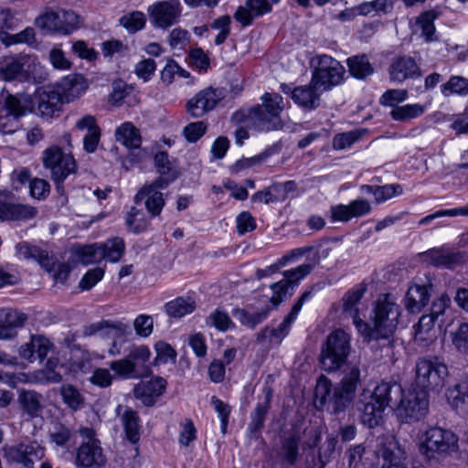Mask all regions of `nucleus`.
I'll return each instance as SVG.
<instances>
[{"instance_id":"1","label":"nucleus","mask_w":468,"mask_h":468,"mask_svg":"<svg viewBox=\"0 0 468 468\" xmlns=\"http://www.w3.org/2000/svg\"><path fill=\"white\" fill-rule=\"evenodd\" d=\"M401 307L391 293L380 294L373 303L371 320L373 326L358 322V334L364 342L388 339L397 330L401 316Z\"/></svg>"},{"instance_id":"2","label":"nucleus","mask_w":468,"mask_h":468,"mask_svg":"<svg viewBox=\"0 0 468 468\" xmlns=\"http://www.w3.org/2000/svg\"><path fill=\"white\" fill-rule=\"evenodd\" d=\"M401 393L402 388L396 382H381L373 392L363 390L357 403L361 422L368 428L378 426L385 409L390 402L398 401Z\"/></svg>"},{"instance_id":"3","label":"nucleus","mask_w":468,"mask_h":468,"mask_svg":"<svg viewBox=\"0 0 468 468\" xmlns=\"http://www.w3.org/2000/svg\"><path fill=\"white\" fill-rule=\"evenodd\" d=\"M351 336L343 329L331 332L321 349L320 363L324 370H338L346 361L351 351Z\"/></svg>"},{"instance_id":"4","label":"nucleus","mask_w":468,"mask_h":468,"mask_svg":"<svg viewBox=\"0 0 468 468\" xmlns=\"http://www.w3.org/2000/svg\"><path fill=\"white\" fill-rule=\"evenodd\" d=\"M315 399L333 413L344 411L353 401L355 394L338 383L335 386L326 378H321L315 387Z\"/></svg>"},{"instance_id":"5","label":"nucleus","mask_w":468,"mask_h":468,"mask_svg":"<svg viewBox=\"0 0 468 468\" xmlns=\"http://www.w3.org/2000/svg\"><path fill=\"white\" fill-rule=\"evenodd\" d=\"M2 454L7 463L34 468L35 463L45 457V447L35 440L22 441L2 447Z\"/></svg>"},{"instance_id":"6","label":"nucleus","mask_w":468,"mask_h":468,"mask_svg":"<svg viewBox=\"0 0 468 468\" xmlns=\"http://www.w3.org/2000/svg\"><path fill=\"white\" fill-rule=\"evenodd\" d=\"M396 415L402 422H415L422 419L429 410L428 392L424 389L412 388L407 391L402 389L398 399Z\"/></svg>"},{"instance_id":"7","label":"nucleus","mask_w":468,"mask_h":468,"mask_svg":"<svg viewBox=\"0 0 468 468\" xmlns=\"http://www.w3.org/2000/svg\"><path fill=\"white\" fill-rule=\"evenodd\" d=\"M345 72V68L339 61L324 54L317 57V67L313 72L312 80L322 90L326 91L343 81Z\"/></svg>"},{"instance_id":"8","label":"nucleus","mask_w":468,"mask_h":468,"mask_svg":"<svg viewBox=\"0 0 468 468\" xmlns=\"http://www.w3.org/2000/svg\"><path fill=\"white\" fill-rule=\"evenodd\" d=\"M80 25V16L72 11L47 12L36 18V26L49 33L69 35Z\"/></svg>"},{"instance_id":"9","label":"nucleus","mask_w":468,"mask_h":468,"mask_svg":"<svg viewBox=\"0 0 468 468\" xmlns=\"http://www.w3.org/2000/svg\"><path fill=\"white\" fill-rule=\"evenodd\" d=\"M44 166L50 170L53 181H64L76 171V163L69 153H65L58 146L47 148L42 154Z\"/></svg>"},{"instance_id":"10","label":"nucleus","mask_w":468,"mask_h":468,"mask_svg":"<svg viewBox=\"0 0 468 468\" xmlns=\"http://www.w3.org/2000/svg\"><path fill=\"white\" fill-rule=\"evenodd\" d=\"M226 91L222 88L207 87L197 92L186 103V111L192 118H202L216 109L225 98Z\"/></svg>"},{"instance_id":"11","label":"nucleus","mask_w":468,"mask_h":468,"mask_svg":"<svg viewBox=\"0 0 468 468\" xmlns=\"http://www.w3.org/2000/svg\"><path fill=\"white\" fill-rule=\"evenodd\" d=\"M313 296L312 290L304 292L292 306L291 312L284 317L283 321L277 328L270 329L268 326L263 328L257 335V341L260 343L280 344L282 340L289 334L290 327L296 319L303 303Z\"/></svg>"},{"instance_id":"12","label":"nucleus","mask_w":468,"mask_h":468,"mask_svg":"<svg viewBox=\"0 0 468 468\" xmlns=\"http://www.w3.org/2000/svg\"><path fill=\"white\" fill-rule=\"evenodd\" d=\"M23 114L20 101L14 95L0 93V133L11 134L19 127L18 118Z\"/></svg>"},{"instance_id":"13","label":"nucleus","mask_w":468,"mask_h":468,"mask_svg":"<svg viewBox=\"0 0 468 468\" xmlns=\"http://www.w3.org/2000/svg\"><path fill=\"white\" fill-rule=\"evenodd\" d=\"M147 11L153 27L165 29L177 22L182 7L178 0H169L156 2Z\"/></svg>"},{"instance_id":"14","label":"nucleus","mask_w":468,"mask_h":468,"mask_svg":"<svg viewBox=\"0 0 468 468\" xmlns=\"http://www.w3.org/2000/svg\"><path fill=\"white\" fill-rule=\"evenodd\" d=\"M166 187L161 184L157 185L154 181L145 185L134 196V203L139 204L144 200L145 208L151 217L159 216L165 204L164 195L160 190Z\"/></svg>"},{"instance_id":"15","label":"nucleus","mask_w":468,"mask_h":468,"mask_svg":"<svg viewBox=\"0 0 468 468\" xmlns=\"http://www.w3.org/2000/svg\"><path fill=\"white\" fill-rule=\"evenodd\" d=\"M106 461L100 441H85L78 448L76 464L79 467L102 468Z\"/></svg>"},{"instance_id":"16","label":"nucleus","mask_w":468,"mask_h":468,"mask_svg":"<svg viewBox=\"0 0 468 468\" xmlns=\"http://www.w3.org/2000/svg\"><path fill=\"white\" fill-rule=\"evenodd\" d=\"M388 73L390 80L397 83L421 76L420 67L415 59L410 56L395 58L389 65Z\"/></svg>"},{"instance_id":"17","label":"nucleus","mask_w":468,"mask_h":468,"mask_svg":"<svg viewBox=\"0 0 468 468\" xmlns=\"http://www.w3.org/2000/svg\"><path fill=\"white\" fill-rule=\"evenodd\" d=\"M323 92L324 90L311 79L308 84L293 88L292 101L303 110L313 111L320 107Z\"/></svg>"},{"instance_id":"18","label":"nucleus","mask_w":468,"mask_h":468,"mask_svg":"<svg viewBox=\"0 0 468 468\" xmlns=\"http://www.w3.org/2000/svg\"><path fill=\"white\" fill-rule=\"evenodd\" d=\"M331 218L333 221H349L353 218H360L371 211V206L365 199L351 201L348 205H335L331 207Z\"/></svg>"},{"instance_id":"19","label":"nucleus","mask_w":468,"mask_h":468,"mask_svg":"<svg viewBox=\"0 0 468 468\" xmlns=\"http://www.w3.org/2000/svg\"><path fill=\"white\" fill-rule=\"evenodd\" d=\"M61 94L55 87L39 91L37 101V111L45 118L55 117L61 110L63 104Z\"/></svg>"},{"instance_id":"20","label":"nucleus","mask_w":468,"mask_h":468,"mask_svg":"<svg viewBox=\"0 0 468 468\" xmlns=\"http://www.w3.org/2000/svg\"><path fill=\"white\" fill-rule=\"evenodd\" d=\"M53 345L48 338L41 335H32L30 341L21 346L19 349L20 356L32 363L37 359L43 360Z\"/></svg>"},{"instance_id":"21","label":"nucleus","mask_w":468,"mask_h":468,"mask_svg":"<svg viewBox=\"0 0 468 468\" xmlns=\"http://www.w3.org/2000/svg\"><path fill=\"white\" fill-rule=\"evenodd\" d=\"M439 363L436 356L432 358H421L416 365L415 385L418 389L427 390L438 378Z\"/></svg>"},{"instance_id":"22","label":"nucleus","mask_w":468,"mask_h":468,"mask_svg":"<svg viewBox=\"0 0 468 468\" xmlns=\"http://www.w3.org/2000/svg\"><path fill=\"white\" fill-rule=\"evenodd\" d=\"M27 315L17 310L0 311V340H6L16 335V329L24 325Z\"/></svg>"},{"instance_id":"23","label":"nucleus","mask_w":468,"mask_h":468,"mask_svg":"<svg viewBox=\"0 0 468 468\" xmlns=\"http://www.w3.org/2000/svg\"><path fill=\"white\" fill-rule=\"evenodd\" d=\"M20 80L41 82L46 78V72L38 58L34 54L19 53Z\"/></svg>"},{"instance_id":"24","label":"nucleus","mask_w":468,"mask_h":468,"mask_svg":"<svg viewBox=\"0 0 468 468\" xmlns=\"http://www.w3.org/2000/svg\"><path fill=\"white\" fill-rule=\"evenodd\" d=\"M367 292V286L364 283H358L351 288L343 297V311L352 318L353 324L358 332V322L364 320L359 316L357 303L363 298Z\"/></svg>"},{"instance_id":"25","label":"nucleus","mask_w":468,"mask_h":468,"mask_svg":"<svg viewBox=\"0 0 468 468\" xmlns=\"http://www.w3.org/2000/svg\"><path fill=\"white\" fill-rule=\"evenodd\" d=\"M154 165L159 173V176L154 180L157 185L161 184L163 186H168L175 181L179 172L173 162L170 160L169 155L165 151H159L154 157Z\"/></svg>"},{"instance_id":"26","label":"nucleus","mask_w":468,"mask_h":468,"mask_svg":"<svg viewBox=\"0 0 468 468\" xmlns=\"http://www.w3.org/2000/svg\"><path fill=\"white\" fill-rule=\"evenodd\" d=\"M55 88L59 90L63 102L69 103L80 97L88 89V84L83 76L73 75L65 78Z\"/></svg>"},{"instance_id":"27","label":"nucleus","mask_w":468,"mask_h":468,"mask_svg":"<svg viewBox=\"0 0 468 468\" xmlns=\"http://www.w3.org/2000/svg\"><path fill=\"white\" fill-rule=\"evenodd\" d=\"M166 387V381L160 377L154 378L148 381L140 382L134 388V394L136 398H139L143 402L151 406L154 402V398L162 395Z\"/></svg>"},{"instance_id":"28","label":"nucleus","mask_w":468,"mask_h":468,"mask_svg":"<svg viewBox=\"0 0 468 468\" xmlns=\"http://www.w3.org/2000/svg\"><path fill=\"white\" fill-rule=\"evenodd\" d=\"M430 296L427 286L418 284L410 286L404 298L406 310L410 314L420 313L428 304Z\"/></svg>"},{"instance_id":"29","label":"nucleus","mask_w":468,"mask_h":468,"mask_svg":"<svg viewBox=\"0 0 468 468\" xmlns=\"http://www.w3.org/2000/svg\"><path fill=\"white\" fill-rule=\"evenodd\" d=\"M250 119L252 126L258 131L268 132L282 127V119H277L260 105L250 111Z\"/></svg>"},{"instance_id":"30","label":"nucleus","mask_w":468,"mask_h":468,"mask_svg":"<svg viewBox=\"0 0 468 468\" xmlns=\"http://www.w3.org/2000/svg\"><path fill=\"white\" fill-rule=\"evenodd\" d=\"M151 356V351L147 346H134L131 348L126 359L133 366L135 372L140 373V378L147 376L150 367L147 365Z\"/></svg>"},{"instance_id":"31","label":"nucleus","mask_w":468,"mask_h":468,"mask_svg":"<svg viewBox=\"0 0 468 468\" xmlns=\"http://www.w3.org/2000/svg\"><path fill=\"white\" fill-rule=\"evenodd\" d=\"M115 139L128 149H137L142 144L139 130L130 122H123L116 129Z\"/></svg>"},{"instance_id":"32","label":"nucleus","mask_w":468,"mask_h":468,"mask_svg":"<svg viewBox=\"0 0 468 468\" xmlns=\"http://www.w3.org/2000/svg\"><path fill=\"white\" fill-rule=\"evenodd\" d=\"M42 399V395L36 391L25 390L19 394L18 402L23 412L30 419H34L41 415L43 410Z\"/></svg>"},{"instance_id":"33","label":"nucleus","mask_w":468,"mask_h":468,"mask_svg":"<svg viewBox=\"0 0 468 468\" xmlns=\"http://www.w3.org/2000/svg\"><path fill=\"white\" fill-rule=\"evenodd\" d=\"M439 313L432 310L429 314H423L418 324L415 325V339L418 341H434L436 332L434 330L435 323Z\"/></svg>"},{"instance_id":"34","label":"nucleus","mask_w":468,"mask_h":468,"mask_svg":"<svg viewBox=\"0 0 468 468\" xmlns=\"http://www.w3.org/2000/svg\"><path fill=\"white\" fill-rule=\"evenodd\" d=\"M420 451L428 460H437L439 455V430L431 428L420 437Z\"/></svg>"},{"instance_id":"35","label":"nucleus","mask_w":468,"mask_h":468,"mask_svg":"<svg viewBox=\"0 0 468 468\" xmlns=\"http://www.w3.org/2000/svg\"><path fill=\"white\" fill-rule=\"evenodd\" d=\"M58 366V359L57 357H50L48 359L45 368L37 370L31 375V382L35 383H59L62 377L56 371Z\"/></svg>"},{"instance_id":"36","label":"nucleus","mask_w":468,"mask_h":468,"mask_svg":"<svg viewBox=\"0 0 468 468\" xmlns=\"http://www.w3.org/2000/svg\"><path fill=\"white\" fill-rule=\"evenodd\" d=\"M393 10L392 0H373L354 6L353 14L360 16L387 15Z\"/></svg>"},{"instance_id":"37","label":"nucleus","mask_w":468,"mask_h":468,"mask_svg":"<svg viewBox=\"0 0 468 468\" xmlns=\"http://www.w3.org/2000/svg\"><path fill=\"white\" fill-rule=\"evenodd\" d=\"M72 432L69 428L61 424L56 423L52 430L49 431L50 442L54 445L56 451L62 449L69 452L71 446Z\"/></svg>"},{"instance_id":"38","label":"nucleus","mask_w":468,"mask_h":468,"mask_svg":"<svg viewBox=\"0 0 468 468\" xmlns=\"http://www.w3.org/2000/svg\"><path fill=\"white\" fill-rule=\"evenodd\" d=\"M362 190L367 194H371L377 203H381L393 197L399 196L403 192L402 186L399 184H390L381 186L365 185L362 186Z\"/></svg>"},{"instance_id":"39","label":"nucleus","mask_w":468,"mask_h":468,"mask_svg":"<svg viewBox=\"0 0 468 468\" xmlns=\"http://www.w3.org/2000/svg\"><path fill=\"white\" fill-rule=\"evenodd\" d=\"M165 309L169 316L181 318L191 314L196 309V303L189 297H177L165 303Z\"/></svg>"},{"instance_id":"40","label":"nucleus","mask_w":468,"mask_h":468,"mask_svg":"<svg viewBox=\"0 0 468 468\" xmlns=\"http://www.w3.org/2000/svg\"><path fill=\"white\" fill-rule=\"evenodd\" d=\"M19 54L0 58V79L4 80H20Z\"/></svg>"},{"instance_id":"41","label":"nucleus","mask_w":468,"mask_h":468,"mask_svg":"<svg viewBox=\"0 0 468 468\" xmlns=\"http://www.w3.org/2000/svg\"><path fill=\"white\" fill-rule=\"evenodd\" d=\"M445 397L447 402L454 409L468 403V378L448 388Z\"/></svg>"},{"instance_id":"42","label":"nucleus","mask_w":468,"mask_h":468,"mask_svg":"<svg viewBox=\"0 0 468 468\" xmlns=\"http://www.w3.org/2000/svg\"><path fill=\"white\" fill-rule=\"evenodd\" d=\"M122 422L127 440L133 444L137 443L140 440L139 417L137 413L132 410H126L122 416Z\"/></svg>"},{"instance_id":"43","label":"nucleus","mask_w":468,"mask_h":468,"mask_svg":"<svg viewBox=\"0 0 468 468\" xmlns=\"http://www.w3.org/2000/svg\"><path fill=\"white\" fill-rule=\"evenodd\" d=\"M346 63L349 72L356 79H365L373 73V68L366 55L350 57Z\"/></svg>"},{"instance_id":"44","label":"nucleus","mask_w":468,"mask_h":468,"mask_svg":"<svg viewBox=\"0 0 468 468\" xmlns=\"http://www.w3.org/2000/svg\"><path fill=\"white\" fill-rule=\"evenodd\" d=\"M300 437L292 434L282 441L281 456L290 465H294L299 456Z\"/></svg>"},{"instance_id":"45","label":"nucleus","mask_w":468,"mask_h":468,"mask_svg":"<svg viewBox=\"0 0 468 468\" xmlns=\"http://www.w3.org/2000/svg\"><path fill=\"white\" fill-rule=\"evenodd\" d=\"M423 112L424 107L415 103L394 107L390 112V116L395 121L408 122L420 116Z\"/></svg>"},{"instance_id":"46","label":"nucleus","mask_w":468,"mask_h":468,"mask_svg":"<svg viewBox=\"0 0 468 468\" xmlns=\"http://www.w3.org/2000/svg\"><path fill=\"white\" fill-rule=\"evenodd\" d=\"M145 15L141 11L127 13L119 19L120 25L132 34L142 30L145 27Z\"/></svg>"},{"instance_id":"47","label":"nucleus","mask_w":468,"mask_h":468,"mask_svg":"<svg viewBox=\"0 0 468 468\" xmlns=\"http://www.w3.org/2000/svg\"><path fill=\"white\" fill-rule=\"evenodd\" d=\"M262 104L260 105L271 114H275L277 119H281V113L285 108L283 98L279 93L265 92L261 96Z\"/></svg>"},{"instance_id":"48","label":"nucleus","mask_w":468,"mask_h":468,"mask_svg":"<svg viewBox=\"0 0 468 468\" xmlns=\"http://www.w3.org/2000/svg\"><path fill=\"white\" fill-rule=\"evenodd\" d=\"M270 393L265 397L262 403H259L250 417V423L249 424V431L252 433L258 432L263 427L266 414L270 409Z\"/></svg>"},{"instance_id":"49","label":"nucleus","mask_w":468,"mask_h":468,"mask_svg":"<svg viewBox=\"0 0 468 468\" xmlns=\"http://www.w3.org/2000/svg\"><path fill=\"white\" fill-rule=\"evenodd\" d=\"M466 261L467 257L463 252L450 248H441V266L455 269L463 265Z\"/></svg>"},{"instance_id":"50","label":"nucleus","mask_w":468,"mask_h":468,"mask_svg":"<svg viewBox=\"0 0 468 468\" xmlns=\"http://www.w3.org/2000/svg\"><path fill=\"white\" fill-rule=\"evenodd\" d=\"M436 14L433 11L422 13L416 21V26L427 41L434 40Z\"/></svg>"},{"instance_id":"51","label":"nucleus","mask_w":468,"mask_h":468,"mask_svg":"<svg viewBox=\"0 0 468 468\" xmlns=\"http://www.w3.org/2000/svg\"><path fill=\"white\" fill-rule=\"evenodd\" d=\"M234 316L245 326L254 328L256 325L261 324L269 314V311H261L256 313H249L244 309H235Z\"/></svg>"},{"instance_id":"52","label":"nucleus","mask_w":468,"mask_h":468,"mask_svg":"<svg viewBox=\"0 0 468 468\" xmlns=\"http://www.w3.org/2000/svg\"><path fill=\"white\" fill-rule=\"evenodd\" d=\"M80 256L82 264H93L105 259V250L101 243H95L83 247L80 251Z\"/></svg>"},{"instance_id":"53","label":"nucleus","mask_w":468,"mask_h":468,"mask_svg":"<svg viewBox=\"0 0 468 468\" xmlns=\"http://www.w3.org/2000/svg\"><path fill=\"white\" fill-rule=\"evenodd\" d=\"M450 338L460 353L468 355V323H461L454 331H451Z\"/></svg>"},{"instance_id":"54","label":"nucleus","mask_w":468,"mask_h":468,"mask_svg":"<svg viewBox=\"0 0 468 468\" xmlns=\"http://www.w3.org/2000/svg\"><path fill=\"white\" fill-rule=\"evenodd\" d=\"M361 371L357 365H348L344 370V376L338 383L345 388L356 395L358 384L360 383Z\"/></svg>"},{"instance_id":"55","label":"nucleus","mask_w":468,"mask_h":468,"mask_svg":"<svg viewBox=\"0 0 468 468\" xmlns=\"http://www.w3.org/2000/svg\"><path fill=\"white\" fill-rule=\"evenodd\" d=\"M101 244L105 250V258L112 262H117L123 255L125 245L121 238L116 237Z\"/></svg>"},{"instance_id":"56","label":"nucleus","mask_w":468,"mask_h":468,"mask_svg":"<svg viewBox=\"0 0 468 468\" xmlns=\"http://www.w3.org/2000/svg\"><path fill=\"white\" fill-rule=\"evenodd\" d=\"M36 215L37 209L34 207L10 202L6 220L29 219L34 218Z\"/></svg>"},{"instance_id":"57","label":"nucleus","mask_w":468,"mask_h":468,"mask_svg":"<svg viewBox=\"0 0 468 468\" xmlns=\"http://www.w3.org/2000/svg\"><path fill=\"white\" fill-rule=\"evenodd\" d=\"M459 438L452 431L441 430V456L459 452Z\"/></svg>"},{"instance_id":"58","label":"nucleus","mask_w":468,"mask_h":468,"mask_svg":"<svg viewBox=\"0 0 468 468\" xmlns=\"http://www.w3.org/2000/svg\"><path fill=\"white\" fill-rule=\"evenodd\" d=\"M314 264L304 263L296 268L287 270L283 272V279L287 280V283L292 289L297 285L298 282L306 277L314 269Z\"/></svg>"},{"instance_id":"59","label":"nucleus","mask_w":468,"mask_h":468,"mask_svg":"<svg viewBox=\"0 0 468 468\" xmlns=\"http://www.w3.org/2000/svg\"><path fill=\"white\" fill-rule=\"evenodd\" d=\"M207 324L210 326H214L219 331H227L230 327L234 326L229 315L219 309L212 312L209 316L207 318Z\"/></svg>"},{"instance_id":"60","label":"nucleus","mask_w":468,"mask_h":468,"mask_svg":"<svg viewBox=\"0 0 468 468\" xmlns=\"http://www.w3.org/2000/svg\"><path fill=\"white\" fill-rule=\"evenodd\" d=\"M110 368L114 371V373L122 378H139L140 373H137L133 369V366L126 359H119L112 361L109 364Z\"/></svg>"},{"instance_id":"61","label":"nucleus","mask_w":468,"mask_h":468,"mask_svg":"<svg viewBox=\"0 0 468 468\" xmlns=\"http://www.w3.org/2000/svg\"><path fill=\"white\" fill-rule=\"evenodd\" d=\"M442 93L445 96L468 94V80L459 76L452 77L443 86Z\"/></svg>"},{"instance_id":"62","label":"nucleus","mask_w":468,"mask_h":468,"mask_svg":"<svg viewBox=\"0 0 468 468\" xmlns=\"http://www.w3.org/2000/svg\"><path fill=\"white\" fill-rule=\"evenodd\" d=\"M361 132L350 131L337 133L333 138V147L335 150H344L351 147L361 137Z\"/></svg>"},{"instance_id":"63","label":"nucleus","mask_w":468,"mask_h":468,"mask_svg":"<svg viewBox=\"0 0 468 468\" xmlns=\"http://www.w3.org/2000/svg\"><path fill=\"white\" fill-rule=\"evenodd\" d=\"M133 328L137 335L146 338L154 331V319L149 314H139L133 321Z\"/></svg>"},{"instance_id":"64","label":"nucleus","mask_w":468,"mask_h":468,"mask_svg":"<svg viewBox=\"0 0 468 468\" xmlns=\"http://www.w3.org/2000/svg\"><path fill=\"white\" fill-rule=\"evenodd\" d=\"M63 401L73 410H77L83 403V398L80 391L72 385H64L61 388Z\"/></svg>"}]
</instances>
